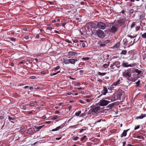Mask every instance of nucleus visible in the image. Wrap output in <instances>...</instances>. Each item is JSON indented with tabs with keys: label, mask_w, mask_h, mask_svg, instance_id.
Returning <instances> with one entry per match:
<instances>
[{
	"label": "nucleus",
	"mask_w": 146,
	"mask_h": 146,
	"mask_svg": "<svg viewBox=\"0 0 146 146\" xmlns=\"http://www.w3.org/2000/svg\"><path fill=\"white\" fill-rule=\"evenodd\" d=\"M123 41L124 44L126 46L128 45L129 47L132 46L135 43L134 41H133V40L129 37L125 38L124 39Z\"/></svg>",
	"instance_id": "nucleus-1"
},
{
	"label": "nucleus",
	"mask_w": 146,
	"mask_h": 146,
	"mask_svg": "<svg viewBox=\"0 0 146 146\" xmlns=\"http://www.w3.org/2000/svg\"><path fill=\"white\" fill-rule=\"evenodd\" d=\"M96 35L100 38H103L105 36L104 31L100 29L97 30L96 32Z\"/></svg>",
	"instance_id": "nucleus-2"
},
{
	"label": "nucleus",
	"mask_w": 146,
	"mask_h": 146,
	"mask_svg": "<svg viewBox=\"0 0 146 146\" xmlns=\"http://www.w3.org/2000/svg\"><path fill=\"white\" fill-rule=\"evenodd\" d=\"M96 24L93 22H88L86 24V26L88 29L90 28H95L96 27Z\"/></svg>",
	"instance_id": "nucleus-3"
},
{
	"label": "nucleus",
	"mask_w": 146,
	"mask_h": 146,
	"mask_svg": "<svg viewBox=\"0 0 146 146\" xmlns=\"http://www.w3.org/2000/svg\"><path fill=\"white\" fill-rule=\"evenodd\" d=\"M97 26L99 28L102 29H104L106 27V25L102 22H98Z\"/></svg>",
	"instance_id": "nucleus-4"
},
{
	"label": "nucleus",
	"mask_w": 146,
	"mask_h": 146,
	"mask_svg": "<svg viewBox=\"0 0 146 146\" xmlns=\"http://www.w3.org/2000/svg\"><path fill=\"white\" fill-rule=\"evenodd\" d=\"M117 25L118 26H121L124 25L125 23V19H124L121 18L117 21Z\"/></svg>",
	"instance_id": "nucleus-5"
},
{
	"label": "nucleus",
	"mask_w": 146,
	"mask_h": 146,
	"mask_svg": "<svg viewBox=\"0 0 146 146\" xmlns=\"http://www.w3.org/2000/svg\"><path fill=\"white\" fill-rule=\"evenodd\" d=\"M110 102L104 100H101L100 101L99 105L101 106H105L107 105Z\"/></svg>",
	"instance_id": "nucleus-6"
},
{
	"label": "nucleus",
	"mask_w": 146,
	"mask_h": 146,
	"mask_svg": "<svg viewBox=\"0 0 146 146\" xmlns=\"http://www.w3.org/2000/svg\"><path fill=\"white\" fill-rule=\"evenodd\" d=\"M36 132L35 129L34 128L31 127L29 128L27 130L26 133H27L33 135Z\"/></svg>",
	"instance_id": "nucleus-7"
},
{
	"label": "nucleus",
	"mask_w": 146,
	"mask_h": 146,
	"mask_svg": "<svg viewBox=\"0 0 146 146\" xmlns=\"http://www.w3.org/2000/svg\"><path fill=\"white\" fill-rule=\"evenodd\" d=\"M79 59H78V58H73V57H72V58L68 59L69 61V64H71L74 65L76 62H77Z\"/></svg>",
	"instance_id": "nucleus-8"
},
{
	"label": "nucleus",
	"mask_w": 146,
	"mask_h": 146,
	"mask_svg": "<svg viewBox=\"0 0 146 146\" xmlns=\"http://www.w3.org/2000/svg\"><path fill=\"white\" fill-rule=\"evenodd\" d=\"M123 76L127 79L129 80V78L131 77V75L130 73L128 72H125L123 73Z\"/></svg>",
	"instance_id": "nucleus-9"
},
{
	"label": "nucleus",
	"mask_w": 146,
	"mask_h": 146,
	"mask_svg": "<svg viewBox=\"0 0 146 146\" xmlns=\"http://www.w3.org/2000/svg\"><path fill=\"white\" fill-rule=\"evenodd\" d=\"M112 98L111 99V100L112 101H114L117 100H120V98L118 97V95L116 94H115L113 95L112 97Z\"/></svg>",
	"instance_id": "nucleus-10"
},
{
	"label": "nucleus",
	"mask_w": 146,
	"mask_h": 146,
	"mask_svg": "<svg viewBox=\"0 0 146 146\" xmlns=\"http://www.w3.org/2000/svg\"><path fill=\"white\" fill-rule=\"evenodd\" d=\"M100 107H95L91 109L92 112L95 113H97L100 109Z\"/></svg>",
	"instance_id": "nucleus-11"
},
{
	"label": "nucleus",
	"mask_w": 146,
	"mask_h": 146,
	"mask_svg": "<svg viewBox=\"0 0 146 146\" xmlns=\"http://www.w3.org/2000/svg\"><path fill=\"white\" fill-rule=\"evenodd\" d=\"M117 94L118 96V97L121 99L122 96H123L124 94V92L121 89H119L117 91Z\"/></svg>",
	"instance_id": "nucleus-12"
},
{
	"label": "nucleus",
	"mask_w": 146,
	"mask_h": 146,
	"mask_svg": "<svg viewBox=\"0 0 146 146\" xmlns=\"http://www.w3.org/2000/svg\"><path fill=\"white\" fill-rule=\"evenodd\" d=\"M134 66V64H128V63L125 62H123L122 63V66H123V67H132L133 66Z\"/></svg>",
	"instance_id": "nucleus-13"
},
{
	"label": "nucleus",
	"mask_w": 146,
	"mask_h": 146,
	"mask_svg": "<svg viewBox=\"0 0 146 146\" xmlns=\"http://www.w3.org/2000/svg\"><path fill=\"white\" fill-rule=\"evenodd\" d=\"M61 61L62 63H64L66 64H69L68 59L64 57L61 59Z\"/></svg>",
	"instance_id": "nucleus-14"
},
{
	"label": "nucleus",
	"mask_w": 146,
	"mask_h": 146,
	"mask_svg": "<svg viewBox=\"0 0 146 146\" xmlns=\"http://www.w3.org/2000/svg\"><path fill=\"white\" fill-rule=\"evenodd\" d=\"M117 30V27L115 26H112L111 29L110 30V32L112 33H115Z\"/></svg>",
	"instance_id": "nucleus-15"
},
{
	"label": "nucleus",
	"mask_w": 146,
	"mask_h": 146,
	"mask_svg": "<svg viewBox=\"0 0 146 146\" xmlns=\"http://www.w3.org/2000/svg\"><path fill=\"white\" fill-rule=\"evenodd\" d=\"M103 91H104V92H103L102 94H101L98 97V98H99V97H100L102 95V94H103V95H106V94L108 93V89L105 86H104L103 87Z\"/></svg>",
	"instance_id": "nucleus-16"
},
{
	"label": "nucleus",
	"mask_w": 146,
	"mask_h": 146,
	"mask_svg": "<svg viewBox=\"0 0 146 146\" xmlns=\"http://www.w3.org/2000/svg\"><path fill=\"white\" fill-rule=\"evenodd\" d=\"M68 54L69 56H77L78 54V53L73 51H70L68 52Z\"/></svg>",
	"instance_id": "nucleus-17"
},
{
	"label": "nucleus",
	"mask_w": 146,
	"mask_h": 146,
	"mask_svg": "<svg viewBox=\"0 0 146 146\" xmlns=\"http://www.w3.org/2000/svg\"><path fill=\"white\" fill-rule=\"evenodd\" d=\"M120 83V79H118L117 81L114 82L112 84V86H118Z\"/></svg>",
	"instance_id": "nucleus-18"
},
{
	"label": "nucleus",
	"mask_w": 146,
	"mask_h": 146,
	"mask_svg": "<svg viewBox=\"0 0 146 146\" xmlns=\"http://www.w3.org/2000/svg\"><path fill=\"white\" fill-rule=\"evenodd\" d=\"M146 117V114H143L142 113V114H141V115L137 117H136V118L137 119H142Z\"/></svg>",
	"instance_id": "nucleus-19"
},
{
	"label": "nucleus",
	"mask_w": 146,
	"mask_h": 146,
	"mask_svg": "<svg viewBox=\"0 0 146 146\" xmlns=\"http://www.w3.org/2000/svg\"><path fill=\"white\" fill-rule=\"evenodd\" d=\"M129 130V129H127L126 130H124L121 134V137H125L126 136L127 134V132Z\"/></svg>",
	"instance_id": "nucleus-20"
},
{
	"label": "nucleus",
	"mask_w": 146,
	"mask_h": 146,
	"mask_svg": "<svg viewBox=\"0 0 146 146\" xmlns=\"http://www.w3.org/2000/svg\"><path fill=\"white\" fill-rule=\"evenodd\" d=\"M140 77L138 76L136 78H132L131 77V76L129 78V80H130L132 82H135L136 80H137L139 78H140Z\"/></svg>",
	"instance_id": "nucleus-21"
},
{
	"label": "nucleus",
	"mask_w": 146,
	"mask_h": 146,
	"mask_svg": "<svg viewBox=\"0 0 146 146\" xmlns=\"http://www.w3.org/2000/svg\"><path fill=\"white\" fill-rule=\"evenodd\" d=\"M61 125L58 126L57 127H56V128L52 129L51 130V131H58L59 129H60V128H62L63 127H61Z\"/></svg>",
	"instance_id": "nucleus-22"
},
{
	"label": "nucleus",
	"mask_w": 146,
	"mask_h": 146,
	"mask_svg": "<svg viewBox=\"0 0 146 146\" xmlns=\"http://www.w3.org/2000/svg\"><path fill=\"white\" fill-rule=\"evenodd\" d=\"M110 62L109 61L107 62V64H104L103 65V67L105 68H107L110 65Z\"/></svg>",
	"instance_id": "nucleus-23"
},
{
	"label": "nucleus",
	"mask_w": 146,
	"mask_h": 146,
	"mask_svg": "<svg viewBox=\"0 0 146 146\" xmlns=\"http://www.w3.org/2000/svg\"><path fill=\"white\" fill-rule=\"evenodd\" d=\"M134 72H135L137 73V75H139L142 72V71L141 70H139L137 68L135 69V71Z\"/></svg>",
	"instance_id": "nucleus-24"
},
{
	"label": "nucleus",
	"mask_w": 146,
	"mask_h": 146,
	"mask_svg": "<svg viewBox=\"0 0 146 146\" xmlns=\"http://www.w3.org/2000/svg\"><path fill=\"white\" fill-rule=\"evenodd\" d=\"M44 126V125L42 126H35L34 127L36 129L38 130L40 129L43 127Z\"/></svg>",
	"instance_id": "nucleus-25"
},
{
	"label": "nucleus",
	"mask_w": 146,
	"mask_h": 146,
	"mask_svg": "<svg viewBox=\"0 0 146 146\" xmlns=\"http://www.w3.org/2000/svg\"><path fill=\"white\" fill-rule=\"evenodd\" d=\"M98 75L100 76H103L105 75L106 73V72H98Z\"/></svg>",
	"instance_id": "nucleus-26"
},
{
	"label": "nucleus",
	"mask_w": 146,
	"mask_h": 146,
	"mask_svg": "<svg viewBox=\"0 0 146 146\" xmlns=\"http://www.w3.org/2000/svg\"><path fill=\"white\" fill-rule=\"evenodd\" d=\"M127 53V51L126 50H122L121 52L120 53L121 54L125 55Z\"/></svg>",
	"instance_id": "nucleus-27"
},
{
	"label": "nucleus",
	"mask_w": 146,
	"mask_h": 146,
	"mask_svg": "<svg viewBox=\"0 0 146 146\" xmlns=\"http://www.w3.org/2000/svg\"><path fill=\"white\" fill-rule=\"evenodd\" d=\"M114 64L115 66H117L120 64V62L119 61H117L114 63Z\"/></svg>",
	"instance_id": "nucleus-28"
},
{
	"label": "nucleus",
	"mask_w": 146,
	"mask_h": 146,
	"mask_svg": "<svg viewBox=\"0 0 146 146\" xmlns=\"http://www.w3.org/2000/svg\"><path fill=\"white\" fill-rule=\"evenodd\" d=\"M81 113V111H79L78 112L75 113V115L76 116H79Z\"/></svg>",
	"instance_id": "nucleus-29"
},
{
	"label": "nucleus",
	"mask_w": 146,
	"mask_h": 146,
	"mask_svg": "<svg viewBox=\"0 0 146 146\" xmlns=\"http://www.w3.org/2000/svg\"><path fill=\"white\" fill-rule=\"evenodd\" d=\"M90 59V58L87 57H83L82 58V59L83 60H88Z\"/></svg>",
	"instance_id": "nucleus-30"
},
{
	"label": "nucleus",
	"mask_w": 146,
	"mask_h": 146,
	"mask_svg": "<svg viewBox=\"0 0 146 146\" xmlns=\"http://www.w3.org/2000/svg\"><path fill=\"white\" fill-rule=\"evenodd\" d=\"M86 138V135H84L83 137L81 138V141H83Z\"/></svg>",
	"instance_id": "nucleus-31"
},
{
	"label": "nucleus",
	"mask_w": 146,
	"mask_h": 146,
	"mask_svg": "<svg viewBox=\"0 0 146 146\" xmlns=\"http://www.w3.org/2000/svg\"><path fill=\"white\" fill-rule=\"evenodd\" d=\"M115 66L114 64V63L113 64H111L110 65V69H113L115 68V67H114V66Z\"/></svg>",
	"instance_id": "nucleus-32"
},
{
	"label": "nucleus",
	"mask_w": 146,
	"mask_h": 146,
	"mask_svg": "<svg viewBox=\"0 0 146 146\" xmlns=\"http://www.w3.org/2000/svg\"><path fill=\"white\" fill-rule=\"evenodd\" d=\"M136 137L142 140H143L144 139V137L143 136H137Z\"/></svg>",
	"instance_id": "nucleus-33"
},
{
	"label": "nucleus",
	"mask_w": 146,
	"mask_h": 146,
	"mask_svg": "<svg viewBox=\"0 0 146 146\" xmlns=\"http://www.w3.org/2000/svg\"><path fill=\"white\" fill-rule=\"evenodd\" d=\"M140 29V26H137L135 27V30L136 31H138Z\"/></svg>",
	"instance_id": "nucleus-34"
},
{
	"label": "nucleus",
	"mask_w": 146,
	"mask_h": 146,
	"mask_svg": "<svg viewBox=\"0 0 146 146\" xmlns=\"http://www.w3.org/2000/svg\"><path fill=\"white\" fill-rule=\"evenodd\" d=\"M35 88L36 90L41 89V88L40 86L36 85L35 86Z\"/></svg>",
	"instance_id": "nucleus-35"
},
{
	"label": "nucleus",
	"mask_w": 146,
	"mask_h": 146,
	"mask_svg": "<svg viewBox=\"0 0 146 146\" xmlns=\"http://www.w3.org/2000/svg\"><path fill=\"white\" fill-rule=\"evenodd\" d=\"M135 22H133L130 26L131 28H133V27H134L135 26Z\"/></svg>",
	"instance_id": "nucleus-36"
},
{
	"label": "nucleus",
	"mask_w": 146,
	"mask_h": 146,
	"mask_svg": "<svg viewBox=\"0 0 146 146\" xmlns=\"http://www.w3.org/2000/svg\"><path fill=\"white\" fill-rule=\"evenodd\" d=\"M8 119L9 121H12L11 120H14L15 119L14 118H12V117H11L10 116H8Z\"/></svg>",
	"instance_id": "nucleus-37"
},
{
	"label": "nucleus",
	"mask_w": 146,
	"mask_h": 146,
	"mask_svg": "<svg viewBox=\"0 0 146 146\" xmlns=\"http://www.w3.org/2000/svg\"><path fill=\"white\" fill-rule=\"evenodd\" d=\"M140 80H138L137 82H136V84L137 86H138L140 84Z\"/></svg>",
	"instance_id": "nucleus-38"
},
{
	"label": "nucleus",
	"mask_w": 146,
	"mask_h": 146,
	"mask_svg": "<svg viewBox=\"0 0 146 146\" xmlns=\"http://www.w3.org/2000/svg\"><path fill=\"white\" fill-rule=\"evenodd\" d=\"M79 138V137L78 136H76V137L73 136V139L75 141H76V140H77Z\"/></svg>",
	"instance_id": "nucleus-39"
},
{
	"label": "nucleus",
	"mask_w": 146,
	"mask_h": 146,
	"mask_svg": "<svg viewBox=\"0 0 146 146\" xmlns=\"http://www.w3.org/2000/svg\"><path fill=\"white\" fill-rule=\"evenodd\" d=\"M142 38H146V33H145L144 34L141 35Z\"/></svg>",
	"instance_id": "nucleus-40"
},
{
	"label": "nucleus",
	"mask_w": 146,
	"mask_h": 146,
	"mask_svg": "<svg viewBox=\"0 0 146 146\" xmlns=\"http://www.w3.org/2000/svg\"><path fill=\"white\" fill-rule=\"evenodd\" d=\"M106 44L104 42H102L100 44V46H106Z\"/></svg>",
	"instance_id": "nucleus-41"
},
{
	"label": "nucleus",
	"mask_w": 146,
	"mask_h": 146,
	"mask_svg": "<svg viewBox=\"0 0 146 146\" xmlns=\"http://www.w3.org/2000/svg\"><path fill=\"white\" fill-rule=\"evenodd\" d=\"M58 118V116L57 115H54L53 116V117H52V120H54Z\"/></svg>",
	"instance_id": "nucleus-42"
},
{
	"label": "nucleus",
	"mask_w": 146,
	"mask_h": 146,
	"mask_svg": "<svg viewBox=\"0 0 146 146\" xmlns=\"http://www.w3.org/2000/svg\"><path fill=\"white\" fill-rule=\"evenodd\" d=\"M113 86H112V84L110 86V88H108V89L109 90H112L113 88Z\"/></svg>",
	"instance_id": "nucleus-43"
},
{
	"label": "nucleus",
	"mask_w": 146,
	"mask_h": 146,
	"mask_svg": "<svg viewBox=\"0 0 146 146\" xmlns=\"http://www.w3.org/2000/svg\"><path fill=\"white\" fill-rule=\"evenodd\" d=\"M65 41L66 42H68V43L72 44V42L70 40H69L68 39H66L65 40Z\"/></svg>",
	"instance_id": "nucleus-44"
},
{
	"label": "nucleus",
	"mask_w": 146,
	"mask_h": 146,
	"mask_svg": "<svg viewBox=\"0 0 146 146\" xmlns=\"http://www.w3.org/2000/svg\"><path fill=\"white\" fill-rule=\"evenodd\" d=\"M79 124H77V125H74L71 126L70 127H74L75 128H76L77 126V125H78Z\"/></svg>",
	"instance_id": "nucleus-45"
},
{
	"label": "nucleus",
	"mask_w": 146,
	"mask_h": 146,
	"mask_svg": "<svg viewBox=\"0 0 146 146\" xmlns=\"http://www.w3.org/2000/svg\"><path fill=\"white\" fill-rule=\"evenodd\" d=\"M139 127H140V125H137V126H135V128H134V129L135 130H136V129L139 128Z\"/></svg>",
	"instance_id": "nucleus-46"
},
{
	"label": "nucleus",
	"mask_w": 146,
	"mask_h": 146,
	"mask_svg": "<svg viewBox=\"0 0 146 146\" xmlns=\"http://www.w3.org/2000/svg\"><path fill=\"white\" fill-rule=\"evenodd\" d=\"M36 76H30L29 78L30 79H35L36 78Z\"/></svg>",
	"instance_id": "nucleus-47"
},
{
	"label": "nucleus",
	"mask_w": 146,
	"mask_h": 146,
	"mask_svg": "<svg viewBox=\"0 0 146 146\" xmlns=\"http://www.w3.org/2000/svg\"><path fill=\"white\" fill-rule=\"evenodd\" d=\"M41 74H46V72L44 71H42L40 72Z\"/></svg>",
	"instance_id": "nucleus-48"
},
{
	"label": "nucleus",
	"mask_w": 146,
	"mask_h": 146,
	"mask_svg": "<svg viewBox=\"0 0 146 146\" xmlns=\"http://www.w3.org/2000/svg\"><path fill=\"white\" fill-rule=\"evenodd\" d=\"M86 127H83L81 129V130L83 132L84 131L86 130Z\"/></svg>",
	"instance_id": "nucleus-49"
},
{
	"label": "nucleus",
	"mask_w": 146,
	"mask_h": 146,
	"mask_svg": "<svg viewBox=\"0 0 146 146\" xmlns=\"http://www.w3.org/2000/svg\"><path fill=\"white\" fill-rule=\"evenodd\" d=\"M50 76H53L55 75L56 74V72L53 73H51L50 74Z\"/></svg>",
	"instance_id": "nucleus-50"
},
{
	"label": "nucleus",
	"mask_w": 146,
	"mask_h": 146,
	"mask_svg": "<svg viewBox=\"0 0 146 146\" xmlns=\"http://www.w3.org/2000/svg\"><path fill=\"white\" fill-rule=\"evenodd\" d=\"M98 81L100 83H102L103 82V80L101 79H99L98 80Z\"/></svg>",
	"instance_id": "nucleus-51"
},
{
	"label": "nucleus",
	"mask_w": 146,
	"mask_h": 146,
	"mask_svg": "<svg viewBox=\"0 0 146 146\" xmlns=\"http://www.w3.org/2000/svg\"><path fill=\"white\" fill-rule=\"evenodd\" d=\"M10 39L12 41H15L16 39L14 37H11Z\"/></svg>",
	"instance_id": "nucleus-52"
},
{
	"label": "nucleus",
	"mask_w": 146,
	"mask_h": 146,
	"mask_svg": "<svg viewBox=\"0 0 146 146\" xmlns=\"http://www.w3.org/2000/svg\"><path fill=\"white\" fill-rule=\"evenodd\" d=\"M30 106H35V104L34 103H31L30 104Z\"/></svg>",
	"instance_id": "nucleus-53"
},
{
	"label": "nucleus",
	"mask_w": 146,
	"mask_h": 146,
	"mask_svg": "<svg viewBox=\"0 0 146 146\" xmlns=\"http://www.w3.org/2000/svg\"><path fill=\"white\" fill-rule=\"evenodd\" d=\"M126 144V142L125 141L123 142V146H125Z\"/></svg>",
	"instance_id": "nucleus-54"
},
{
	"label": "nucleus",
	"mask_w": 146,
	"mask_h": 146,
	"mask_svg": "<svg viewBox=\"0 0 146 146\" xmlns=\"http://www.w3.org/2000/svg\"><path fill=\"white\" fill-rule=\"evenodd\" d=\"M61 138H62V137H59L56 138V140H59L61 139Z\"/></svg>",
	"instance_id": "nucleus-55"
},
{
	"label": "nucleus",
	"mask_w": 146,
	"mask_h": 146,
	"mask_svg": "<svg viewBox=\"0 0 146 146\" xmlns=\"http://www.w3.org/2000/svg\"><path fill=\"white\" fill-rule=\"evenodd\" d=\"M73 42L74 43H77L78 42V41L77 40H74Z\"/></svg>",
	"instance_id": "nucleus-56"
},
{
	"label": "nucleus",
	"mask_w": 146,
	"mask_h": 146,
	"mask_svg": "<svg viewBox=\"0 0 146 146\" xmlns=\"http://www.w3.org/2000/svg\"><path fill=\"white\" fill-rule=\"evenodd\" d=\"M60 66H56V67L55 68V69H56V70H58V69H59L60 68Z\"/></svg>",
	"instance_id": "nucleus-57"
},
{
	"label": "nucleus",
	"mask_w": 146,
	"mask_h": 146,
	"mask_svg": "<svg viewBox=\"0 0 146 146\" xmlns=\"http://www.w3.org/2000/svg\"><path fill=\"white\" fill-rule=\"evenodd\" d=\"M127 37H129L130 38H131V39H132V38H133L134 37L133 36L131 35H130L129 36H128Z\"/></svg>",
	"instance_id": "nucleus-58"
},
{
	"label": "nucleus",
	"mask_w": 146,
	"mask_h": 146,
	"mask_svg": "<svg viewBox=\"0 0 146 146\" xmlns=\"http://www.w3.org/2000/svg\"><path fill=\"white\" fill-rule=\"evenodd\" d=\"M135 69H133L132 70H131V71L132 73H135V72H134L135 71Z\"/></svg>",
	"instance_id": "nucleus-59"
},
{
	"label": "nucleus",
	"mask_w": 146,
	"mask_h": 146,
	"mask_svg": "<svg viewBox=\"0 0 146 146\" xmlns=\"http://www.w3.org/2000/svg\"><path fill=\"white\" fill-rule=\"evenodd\" d=\"M82 46L83 47H85L86 46L85 44L84 43H82Z\"/></svg>",
	"instance_id": "nucleus-60"
},
{
	"label": "nucleus",
	"mask_w": 146,
	"mask_h": 146,
	"mask_svg": "<svg viewBox=\"0 0 146 146\" xmlns=\"http://www.w3.org/2000/svg\"><path fill=\"white\" fill-rule=\"evenodd\" d=\"M85 97L86 98H89L90 97V96L89 95H87L85 96Z\"/></svg>",
	"instance_id": "nucleus-61"
},
{
	"label": "nucleus",
	"mask_w": 146,
	"mask_h": 146,
	"mask_svg": "<svg viewBox=\"0 0 146 146\" xmlns=\"http://www.w3.org/2000/svg\"><path fill=\"white\" fill-rule=\"evenodd\" d=\"M46 123L49 124L51 123V121H47L46 122Z\"/></svg>",
	"instance_id": "nucleus-62"
},
{
	"label": "nucleus",
	"mask_w": 146,
	"mask_h": 146,
	"mask_svg": "<svg viewBox=\"0 0 146 146\" xmlns=\"http://www.w3.org/2000/svg\"><path fill=\"white\" fill-rule=\"evenodd\" d=\"M47 28L48 30H50V31H51L52 29V28L50 27H47Z\"/></svg>",
	"instance_id": "nucleus-63"
},
{
	"label": "nucleus",
	"mask_w": 146,
	"mask_h": 146,
	"mask_svg": "<svg viewBox=\"0 0 146 146\" xmlns=\"http://www.w3.org/2000/svg\"><path fill=\"white\" fill-rule=\"evenodd\" d=\"M86 101L88 102H90V99H86Z\"/></svg>",
	"instance_id": "nucleus-64"
}]
</instances>
